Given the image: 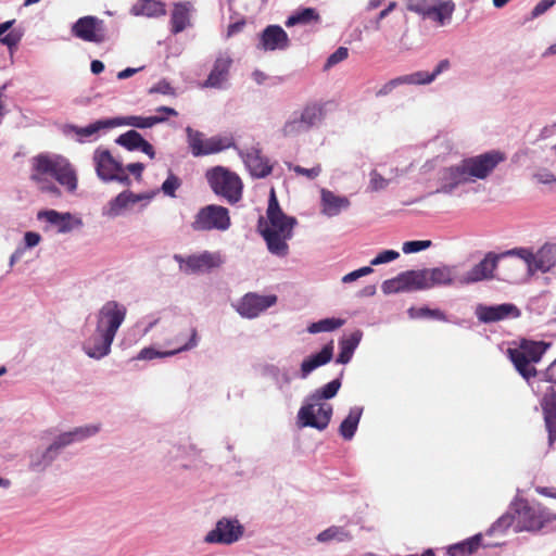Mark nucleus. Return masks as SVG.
Listing matches in <instances>:
<instances>
[{"instance_id": "nucleus-1", "label": "nucleus", "mask_w": 556, "mask_h": 556, "mask_svg": "<svg viewBox=\"0 0 556 556\" xmlns=\"http://www.w3.org/2000/svg\"><path fill=\"white\" fill-rule=\"evenodd\" d=\"M551 346L543 341L522 340L518 348L508 349V355L516 370L528 381L533 391L544 392L541 400L548 445L556 441V359L544 370L538 371L533 364L539 363Z\"/></svg>"}, {"instance_id": "nucleus-2", "label": "nucleus", "mask_w": 556, "mask_h": 556, "mask_svg": "<svg viewBox=\"0 0 556 556\" xmlns=\"http://www.w3.org/2000/svg\"><path fill=\"white\" fill-rule=\"evenodd\" d=\"M505 159L503 152L491 150L479 155L465 157L457 164L442 167L437 174L438 188L434 193L452 195L458 188L468 182L484 180Z\"/></svg>"}, {"instance_id": "nucleus-3", "label": "nucleus", "mask_w": 556, "mask_h": 556, "mask_svg": "<svg viewBox=\"0 0 556 556\" xmlns=\"http://www.w3.org/2000/svg\"><path fill=\"white\" fill-rule=\"evenodd\" d=\"M266 217V220L264 217H260L258 232L266 242L269 253L278 257H286L289 254L288 241L293 237L298 219L283 213L274 189L270 190Z\"/></svg>"}, {"instance_id": "nucleus-4", "label": "nucleus", "mask_w": 556, "mask_h": 556, "mask_svg": "<svg viewBox=\"0 0 556 556\" xmlns=\"http://www.w3.org/2000/svg\"><path fill=\"white\" fill-rule=\"evenodd\" d=\"M340 388L341 380L337 378L308 394L298 412L300 427L315 428L319 431L325 430L330 424L333 408L330 404L321 401L334 397Z\"/></svg>"}, {"instance_id": "nucleus-5", "label": "nucleus", "mask_w": 556, "mask_h": 556, "mask_svg": "<svg viewBox=\"0 0 556 556\" xmlns=\"http://www.w3.org/2000/svg\"><path fill=\"white\" fill-rule=\"evenodd\" d=\"M99 430L98 425H86L59 433L46 447L29 452L28 469L36 473L45 472L64 448L97 434Z\"/></svg>"}, {"instance_id": "nucleus-6", "label": "nucleus", "mask_w": 556, "mask_h": 556, "mask_svg": "<svg viewBox=\"0 0 556 556\" xmlns=\"http://www.w3.org/2000/svg\"><path fill=\"white\" fill-rule=\"evenodd\" d=\"M326 116L325 106L320 102H309L301 110L294 111L285 122L281 134L287 138H294L318 128Z\"/></svg>"}, {"instance_id": "nucleus-7", "label": "nucleus", "mask_w": 556, "mask_h": 556, "mask_svg": "<svg viewBox=\"0 0 556 556\" xmlns=\"http://www.w3.org/2000/svg\"><path fill=\"white\" fill-rule=\"evenodd\" d=\"M515 511V532L548 530V525L556 520L552 514L541 505H530L527 501L520 500L511 504Z\"/></svg>"}, {"instance_id": "nucleus-8", "label": "nucleus", "mask_w": 556, "mask_h": 556, "mask_svg": "<svg viewBox=\"0 0 556 556\" xmlns=\"http://www.w3.org/2000/svg\"><path fill=\"white\" fill-rule=\"evenodd\" d=\"M205 178L212 191L230 204H236L242 198V181L240 177L224 166H214L206 170Z\"/></svg>"}, {"instance_id": "nucleus-9", "label": "nucleus", "mask_w": 556, "mask_h": 556, "mask_svg": "<svg viewBox=\"0 0 556 556\" xmlns=\"http://www.w3.org/2000/svg\"><path fill=\"white\" fill-rule=\"evenodd\" d=\"M33 169L40 173H49L60 185L70 192L77 189V176L70 162L62 156H49L39 154L33 159Z\"/></svg>"}, {"instance_id": "nucleus-10", "label": "nucleus", "mask_w": 556, "mask_h": 556, "mask_svg": "<svg viewBox=\"0 0 556 556\" xmlns=\"http://www.w3.org/2000/svg\"><path fill=\"white\" fill-rule=\"evenodd\" d=\"M507 254H514L522 260L529 276L538 271L546 274L556 267V241L545 242L536 252L529 248H514Z\"/></svg>"}, {"instance_id": "nucleus-11", "label": "nucleus", "mask_w": 556, "mask_h": 556, "mask_svg": "<svg viewBox=\"0 0 556 556\" xmlns=\"http://www.w3.org/2000/svg\"><path fill=\"white\" fill-rule=\"evenodd\" d=\"M186 135L188 147L195 157L215 154L230 148L237 149L232 137L213 136L205 138L203 132L190 126L186 127Z\"/></svg>"}, {"instance_id": "nucleus-12", "label": "nucleus", "mask_w": 556, "mask_h": 556, "mask_svg": "<svg viewBox=\"0 0 556 556\" xmlns=\"http://www.w3.org/2000/svg\"><path fill=\"white\" fill-rule=\"evenodd\" d=\"M231 226L229 210L217 204L201 207L191 223L194 231H226Z\"/></svg>"}, {"instance_id": "nucleus-13", "label": "nucleus", "mask_w": 556, "mask_h": 556, "mask_svg": "<svg viewBox=\"0 0 556 556\" xmlns=\"http://www.w3.org/2000/svg\"><path fill=\"white\" fill-rule=\"evenodd\" d=\"M509 250L502 253L488 252L484 257L469 270L458 276L457 283L460 286H470L485 280H492L495 277V270L502 258L515 256L507 254Z\"/></svg>"}, {"instance_id": "nucleus-14", "label": "nucleus", "mask_w": 556, "mask_h": 556, "mask_svg": "<svg viewBox=\"0 0 556 556\" xmlns=\"http://www.w3.org/2000/svg\"><path fill=\"white\" fill-rule=\"evenodd\" d=\"M173 258L178 264L179 270L186 275L208 273L220 267L224 262L219 252L210 251L187 256L174 254Z\"/></svg>"}, {"instance_id": "nucleus-15", "label": "nucleus", "mask_w": 556, "mask_h": 556, "mask_svg": "<svg viewBox=\"0 0 556 556\" xmlns=\"http://www.w3.org/2000/svg\"><path fill=\"white\" fill-rule=\"evenodd\" d=\"M71 33L75 38L96 45H101L109 40L105 22L94 15L79 17L72 24Z\"/></svg>"}, {"instance_id": "nucleus-16", "label": "nucleus", "mask_w": 556, "mask_h": 556, "mask_svg": "<svg viewBox=\"0 0 556 556\" xmlns=\"http://www.w3.org/2000/svg\"><path fill=\"white\" fill-rule=\"evenodd\" d=\"M127 314L125 305L111 300L105 302L96 314V329L99 332L106 333L115 338L119 327L124 323Z\"/></svg>"}, {"instance_id": "nucleus-17", "label": "nucleus", "mask_w": 556, "mask_h": 556, "mask_svg": "<svg viewBox=\"0 0 556 556\" xmlns=\"http://www.w3.org/2000/svg\"><path fill=\"white\" fill-rule=\"evenodd\" d=\"M243 534L244 527L237 518L223 517L206 533L203 541L207 544L231 545L241 540Z\"/></svg>"}, {"instance_id": "nucleus-18", "label": "nucleus", "mask_w": 556, "mask_h": 556, "mask_svg": "<svg viewBox=\"0 0 556 556\" xmlns=\"http://www.w3.org/2000/svg\"><path fill=\"white\" fill-rule=\"evenodd\" d=\"M475 315L482 324H492L505 319H515L520 317V309L513 303H502L496 305L478 304Z\"/></svg>"}, {"instance_id": "nucleus-19", "label": "nucleus", "mask_w": 556, "mask_h": 556, "mask_svg": "<svg viewBox=\"0 0 556 556\" xmlns=\"http://www.w3.org/2000/svg\"><path fill=\"white\" fill-rule=\"evenodd\" d=\"M277 302L276 295H260L257 293H247L236 305L238 314L244 318H256L261 313L273 306Z\"/></svg>"}, {"instance_id": "nucleus-20", "label": "nucleus", "mask_w": 556, "mask_h": 556, "mask_svg": "<svg viewBox=\"0 0 556 556\" xmlns=\"http://www.w3.org/2000/svg\"><path fill=\"white\" fill-rule=\"evenodd\" d=\"M92 162L98 178L103 182H111L113 175L121 172L124 166L122 161L115 159L111 151L103 147L94 150Z\"/></svg>"}, {"instance_id": "nucleus-21", "label": "nucleus", "mask_w": 556, "mask_h": 556, "mask_svg": "<svg viewBox=\"0 0 556 556\" xmlns=\"http://www.w3.org/2000/svg\"><path fill=\"white\" fill-rule=\"evenodd\" d=\"M38 220H45L56 227L59 233H68L76 228L83 227V220L70 212H58L55 210H41L37 213Z\"/></svg>"}, {"instance_id": "nucleus-22", "label": "nucleus", "mask_w": 556, "mask_h": 556, "mask_svg": "<svg viewBox=\"0 0 556 556\" xmlns=\"http://www.w3.org/2000/svg\"><path fill=\"white\" fill-rule=\"evenodd\" d=\"M289 47V37L279 25H268L260 34L257 48L264 51L286 50Z\"/></svg>"}, {"instance_id": "nucleus-23", "label": "nucleus", "mask_w": 556, "mask_h": 556, "mask_svg": "<svg viewBox=\"0 0 556 556\" xmlns=\"http://www.w3.org/2000/svg\"><path fill=\"white\" fill-rule=\"evenodd\" d=\"M231 65V56L226 52L219 53L203 86L206 88L223 89L225 83L228 80Z\"/></svg>"}, {"instance_id": "nucleus-24", "label": "nucleus", "mask_w": 556, "mask_h": 556, "mask_svg": "<svg viewBox=\"0 0 556 556\" xmlns=\"http://www.w3.org/2000/svg\"><path fill=\"white\" fill-rule=\"evenodd\" d=\"M114 123L113 118L98 119L94 123H91L85 127H80L77 125L68 124L64 127V134L71 135L74 134L76 136V140L79 143L91 142L98 138V134L102 129L113 128Z\"/></svg>"}, {"instance_id": "nucleus-25", "label": "nucleus", "mask_w": 556, "mask_h": 556, "mask_svg": "<svg viewBox=\"0 0 556 556\" xmlns=\"http://www.w3.org/2000/svg\"><path fill=\"white\" fill-rule=\"evenodd\" d=\"M114 337L94 329L83 343V351L86 355L93 359H101L110 354Z\"/></svg>"}, {"instance_id": "nucleus-26", "label": "nucleus", "mask_w": 556, "mask_h": 556, "mask_svg": "<svg viewBox=\"0 0 556 556\" xmlns=\"http://www.w3.org/2000/svg\"><path fill=\"white\" fill-rule=\"evenodd\" d=\"M239 155L253 177L265 178L271 173V166L268 160L262 155L260 148L252 147L245 152L239 150Z\"/></svg>"}, {"instance_id": "nucleus-27", "label": "nucleus", "mask_w": 556, "mask_h": 556, "mask_svg": "<svg viewBox=\"0 0 556 556\" xmlns=\"http://www.w3.org/2000/svg\"><path fill=\"white\" fill-rule=\"evenodd\" d=\"M143 199H150V197L143 193L136 194L129 190H125L109 201L102 208V215L115 218L119 216L129 204H135Z\"/></svg>"}, {"instance_id": "nucleus-28", "label": "nucleus", "mask_w": 556, "mask_h": 556, "mask_svg": "<svg viewBox=\"0 0 556 556\" xmlns=\"http://www.w3.org/2000/svg\"><path fill=\"white\" fill-rule=\"evenodd\" d=\"M455 265H442L433 268H425L428 289L434 287H448L457 282Z\"/></svg>"}, {"instance_id": "nucleus-29", "label": "nucleus", "mask_w": 556, "mask_h": 556, "mask_svg": "<svg viewBox=\"0 0 556 556\" xmlns=\"http://www.w3.org/2000/svg\"><path fill=\"white\" fill-rule=\"evenodd\" d=\"M321 213L328 217L338 216L342 211H346L351 202L345 195H338L334 192L323 189L320 197Z\"/></svg>"}, {"instance_id": "nucleus-30", "label": "nucleus", "mask_w": 556, "mask_h": 556, "mask_svg": "<svg viewBox=\"0 0 556 556\" xmlns=\"http://www.w3.org/2000/svg\"><path fill=\"white\" fill-rule=\"evenodd\" d=\"M332 356L333 345L332 342H330L324 345L318 353L309 355L302 362L300 370L301 378H307L313 370L329 363L332 359Z\"/></svg>"}, {"instance_id": "nucleus-31", "label": "nucleus", "mask_w": 556, "mask_h": 556, "mask_svg": "<svg viewBox=\"0 0 556 556\" xmlns=\"http://www.w3.org/2000/svg\"><path fill=\"white\" fill-rule=\"evenodd\" d=\"M363 338V331L357 329L353 331L349 337L343 338L339 342L340 352L337 356L336 362L338 364H348L353 357L355 350L361 343Z\"/></svg>"}, {"instance_id": "nucleus-32", "label": "nucleus", "mask_w": 556, "mask_h": 556, "mask_svg": "<svg viewBox=\"0 0 556 556\" xmlns=\"http://www.w3.org/2000/svg\"><path fill=\"white\" fill-rule=\"evenodd\" d=\"M166 117L164 116H139V115H130L125 117H113L114 127L117 126H131L139 129H146L153 127L156 124L164 123Z\"/></svg>"}, {"instance_id": "nucleus-33", "label": "nucleus", "mask_w": 556, "mask_h": 556, "mask_svg": "<svg viewBox=\"0 0 556 556\" xmlns=\"http://www.w3.org/2000/svg\"><path fill=\"white\" fill-rule=\"evenodd\" d=\"M135 16L160 17L165 15V4L159 0H139L131 9Z\"/></svg>"}, {"instance_id": "nucleus-34", "label": "nucleus", "mask_w": 556, "mask_h": 556, "mask_svg": "<svg viewBox=\"0 0 556 556\" xmlns=\"http://www.w3.org/2000/svg\"><path fill=\"white\" fill-rule=\"evenodd\" d=\"M362 414L363 407L361 406L350 408L348 416L342 420L339 427V433L344 440L350 441L354 438Z\"/></svg>"}, {"instance_id": "nucleus-35", "label": "nucleus", "mask_w": 556, "mask_h": 556, "mask_svg": "<svg viewBox=\"0 0 556 556\" xmlns=\"http://www.w3.org/2000/svg\"><path fill=\"white\" fill-rule=\"evenodd\" d=\"M264 375L270 377L278 390L285 392L293 379L290 368L268 364L264 367Z\"/></svg>"}, {"instance_id": "nucleus-36", "label": "nucleus", "mask_w": 556, "mask_h": 556, "mask_svg": "<svg viewBox=\"0 0 556 556\" xmlns=\"http://www.w3.org/2000/svg\"><path fill=\"white\" fill-rule=\"evenodd\" d=\"M404 292L415 290H428L426 271L424 269H412L401 273Z\"/></svg>"}, {"instance_id": "nucleus-37", "label": "nucleus", "mask_w": 556, "mask_h": 556, "mask_svg": "<svg viewBox=\"0 0 556 556\" xmlns=\"http://www.w3.org/2000/svg\"><path fill=\"white\" fill-rule=\"evenodd\" d=\"M197 345H198V336H197V331L193 329L189 341L184 346H181L179 350L163 353L153 348H144L138 353L136 358L142 359V361H151V359H154L157 357H165V356L174 355L175 353H177L179 351L191 350V349L195 348Z\"/></svg>"}, {"instance_id": "nucleus-38", "label": "nucleus", "mask_w": 556, "mask_h": 556, "mask_svg": "<svg viewBox=\"0 0 556 556\" xmlns=\"http://www.w3.org/2000/svg\"><path fill=\"white\" fill-rule=\"evenodd\" d=\"M455 11V3L452 0H440L426 18H430L443 26L450 23Z\"/></svg>"}, {"instance_id": "nucleus-39", "label": "nucleus", "mask_w": 556, "mask_h": 556, "mask_svg": "<svg viewBox=\"0 0 556 556\" xmlns=\"http://www.w3.org/2000/svg\"><path fill=\"white\" fill-rule=\"evenodd\" d=\"M482 535L476 534L469 539H466L462 542L450 545L447 548V554L450 556H468L475 553L481 543Z\"/></svg>"}, {"instance_id": "nucleus-40", "label": "nucleus", "mask_w": 556, "mask_h": 556, "mask_svg": "<svg viewBox=\"0 0 556 556\" xmlns=\"http://www.w3.org/2000/svg\"><path fill=\"white\" fill-rule=\"evenodd\" d=\"M189 3H177L172 12V33L179 34L189 25Z\"/></svg>"}, {"instance_id": "nucleus-41", "label": "nucleus", "mask_w": 556, "mask_h": 556, "mask_svg": "<svg viewBox=\"0 0 556 556\" xmlns=\"http://www.w3.org/2000/svg\"><path fill=\"white\" fill-rule=\"evenodd\" d=\"M320 16L314 8L302 9L288 17L286 26L291 27L298 24L308 25L311 23H318Z\"/></svg>"}, {"instance_id": "nucleus-42", "label": "nucleus", "mask_w": 556, "mask_h": 556, "mask_svg": "<svg viewBox=\"0 0 556 556\" xmlns=\"http://www.w3.org/2000/svg\"><path fill=\"white\" fill-rule=\"evenodd\" d=\"M344 324H345V319L328 317V318H324L318 321L312 323L307 327V331L312 334L319 333V332H330V331L339 329Z\"/></svg>"}, {"instance_id": "nucleus-43", "label": "nucleus", "mask_w": 556, "mask_h": 556, "mask_svg": "<svg viewBox=\"0 0 556 556\" xmlns=\"http://www.w3.org/2000/svg\"><path fill=\"white\" fill-rule=\"evenodd\" d=\"M46 175H49V173H40V172H35L33 169L30 179L37 184L38 189L41 192L48 193L52 197H60L61 191H60L59 187L54 182H52L50 179H48L46 177Z\"/></svg>"}, {"instance_id": "nucleus-44", "label": "nucleus", "mask_w": 556, "mask_h": 556, "mask_svg": "<svg viewBox=\"0 0 556 556\" xmlns=\"http://www.w3.org/2000/svg\"><path fill=\"white\" fill-rule=\"evenodd\" d=\"M349 532L343 527L331 526L326 530L321 531L316 540L320 543H327L330 541L344 542L350 540Z\"/></svg>"}, {"instance_id": "nucleus-45", "label": "nucleus", "mask_w": 556, "mask_h": 556, "mask_svg": "<svg viewBox=\"0 0 556 556\" xmlns=\"http://www.w3.org/2000/svg\"><path fill=\"white\" fill-rule=\"evenodd\" d=\"M143 140L144 138L141 136V134H139L137 130L131 129L119 135L115 139V142L118 146L124 147L128 151H136L140 148Z\"/></svg>"}, {"instance_id": "nucleus-46", "label": "nucleus", "mask_w": 556, "mask_h": 556, "mask_svg": "<svg viewBox=\"0 0 556 556\" xmlns=\"http://www.w3.org/2000/svg\"><path fill=\"white\" fill-rule=\"evenodd\" d=\"M407 313L413 319L432 318L441 321L447 320L444 312L439 308H430L428 306L410 307Z\"/></svg>"}, {"instance_id": "nucleus-47", "label": "nucleus", "mask_w": 556, "mask_h": 556, "mask_svg": "<svg viewBox=\"0 0 556 556\" xmlns=\"http://www.w3.org/2000/svg\"><path fill=\"white\" fill-rule=\"evenodd\" d=\"M516 518L511 506L508 511L501 516L488 530V534L504 533L509 527L515 529Z\"/></svg>"}, {"instance_id": "nucleus-48", "label": "nucleus", "mask_w": 556, "mask_h": 556, "mask_svg": "<svg viewBox=\"0 0 556 556\" xmlns=\"http://www.w3.org/2000/svg\"><path fill=\"white\" fill-rule=\"evenodd\" d=\"M440 0H416L410 1L407 4V10L421 15L424 18L427 17L432 8L437 5Z\"/></svg>"}, {"instance_id": "nucleus-49", "label": "nucleus", "mask_w": 556, "mask_h": 556, "mask_svg": "<svg viewBox=\"0 0 556 556\" xmlns=\"http://www.w3.org/2000/svg\"><path fill=\"white\" fill-rule=\"evenodd\" d=\"M402 80L405 85L418 86L430 85L432 83L429 76V72L427 71H417L407 75H403Z\"/></svg>"}, {"instance_id": "nucleus-50", "label": "nucleus", "mask_w": 556, "mask_h": 556, "mask_svg": "<svg viewBox=\"0 0 556 556\" xmlns=\"http://www.w3.org/2000/svg\"><path fill=\"white\" fill-rule=\"evenodd\" d=\"M181 186V179L177 177L175 174L169 172L167 178L162 184L161 190L165 195L170 198L176 197L177 189Z\"/></svg>"}, {"instance_id": "nucleus-51", "label": "nucleus", "mask_w": 556, "mask_h": 556, "mask_svg": "<svg viewBox=\"0 0 556 556\" xmlns=\"http://www.w3.org/2000/svg\"><path fill=\"white\" fill-rule=\"evenodd\" d=\"M24 36V31L21 28H13L4 36H1L0 42L7 46L10 50L17 47Z\"/></svg>"}, {"instance_id": "nucleus-52", "label": "nucleus", "mask_w": 556, "mask_h": 556, "mask_svg": "<svg viewBox=\"0 0 556 556\" xmlns=\"http://www.w3.org/2000/svg\"><path fill=\"white\" fill-rule=\"evenodd\" d=\"M381 290L384 294L404 292L401 274H399L394 278L384 280L381 285Z\"/></svg>"}, {"instance_id": "nucleus-53", "label": "nucleus", "mask_w": 556, "mask_h": 556, "mask_svg": "<svg viewBox=\"0 0 556 556\" xmlns=\"http://www.w3.org/2000/svg\"><path fill=\"white\" fill-rule=\"evenodd\" d=\"M432 242L430 240H413L403 243L402 251L405 254L417 253L430 248Z\"/></svg>"}, {"instance_id": "nucleus-54", "label": "nucleus", "mask_w": 556, "mask_h": 556, "mask_svg": "<svg viewBox=\"0 0 556 556\" xmlns=\"http://www.w3.org/2000/svg\"><path fill=\"white\" fill-rule=\"evenodd\" d=\"M349 56V50L345 47H339L333 53H331L326 63L324 68L329 70L330 67L337 65L338 63L344 61Z\"/></svg>"}, {"instance_id": "nucleus-55", "label": "nucleus", "mask_w": 556, "mask_h": 556, "mask_svg": "<svg viewBox=\"0 0 556 556\" xmlns=\"http://www.w3.org/2000/svg\"><path fill=\"white\" fill-rule=\"evenodd\" d=\"M400 257V253L395 250H384L370 261L371 266H378L395 261Z\"/></svg>"}, {"instance_id": "nucleus-56", "label": "nucleus", "mask_w": 556, "mask_h": 556, "mask_svg": "<svg viewBox=\"0 0 556 556\" xmlns=\"http://www.w3.org/2000/svg\"><path fill=\"white\" fill-rule=\"evenodd\" d=\"M369 177V188L371 191L383 190L389 185V180L386 179L382 175H380L376 169L370 172Z\"/></svg>"}, {"instance_id": "nucleus-57", "label": "nucleus", "mask_w": 556, "mask_h": 556, "mask_svg": "<svg viewBox=\"0 0 556 556\" xmlns=\"http://www.w3.org/2000/svg\"><path fill=\"white\" fill-rule=\"evenodd\" d=\"M403 79V76H399V77H395L391 80H389L388 83H386L377 92H376V96L377 97H384V96H388L389 93L392 92L393 89H395L396 87L401 86V85H405L404 81L402 80Z\"/></svg>"}, {"instance_id": "nucleus-58", "label": "nucleus", "mask_w": 556, "mask_h": 556, "mask_svg": "<svg viewBox=\"0 0 556 556\" xmlns=\"http://www.w3.org/2000/svg\"><path fill=\"white\" fill-rule=\"evenodd\" d=\"M555 3L556 0H541L539 3L535 4L533 10L531 11V17L536 18L541 16L547 10H549Z\"/></svg>"}, {"instance_id": "nucleus-59", "label": "nucleus", "mask_w": 556, "mask_h": 556, "mask_svg": "<svg viewBox=\"0 0 556 556\" xmlns=\"http://www.w3.org/2000/svg\"><path fill=\"white\" fill-rule=\"evenodd\" d=\"M150 93H161V94H174V88L170 86V84L162 79L154 86H152L149 90Z\"/></svg>"}, {"instance_id": "nucleus-60", "label": "nucleus", "mask_w": 556, "mask_h": 556, "mask_svg": "<svg viewBox=\"0 0 556 556\" xmlns=\"http://www.w3.org/2000/svg\"><path fill=\"white\" fill-rule=\"evenodd\" d=\"M451 68V62L447 59L439 61L432 72H429L431 81L433 83L441 74L447 72Z\"/></svg>"}, {"instance_id": "nucleus-61", "label": "nucleus", "mask_w": 556, "mask_h": 556, "mask_svg": "<svg viewBox=\"0 0 556 556\" xmlns=\"http://www.w3.org/2000/svg\"><path fill=\"white\" fill-rule=\"evenodd\" d=\"M294 172L296 174L303 175V176H305V177H307L309 179H314V178H316L320 174L321 168H320L319 165L314 166L312 168H305V167H302V166L298 165V166L294 167Z\"/></svg>"}, {"instance_id": "nucleus-62", "label": "nucleus", "mask_w": 556, "mask_h": 556, "mask_svg": "<svg viewBox=\"0 0 556 556\" xmlns=\"http://www.w3.org/2000/svg\"><path fill=\"white\" fill-rule=\"evenodd\" d=\"M539 184L549 185L556 182V176L548 170H542L534 175Z\"/></svg>"}, {"instance_id": "nucleus-63", "label": "nucleus", "mask_w": 556, "mask_h": 556, "mask_svg": "<svg viewBox=\"0 0 556 556\" xmlns=\"http://www.w3.org/2000/svg\"><path fill=\"white\" fill-rule=\"evenodd\" d=\"M41 240V236L38 232L27 231L24 236V242L27 248L36 247Z\"/></svg>"}, {"instance_id": "nucleus-64", "label": "nucleus", "mask_w": 556, "mask_h": 556, "mask_svg": "<svg viewBox=\"0 0 556 556\" xmlns=\"http://www.w3.org/2000/svg\"><path fill=\"white\" fill-rule=\"evenodd\" d=\"M125 170H128L130 174H132L136 179H140L142 172L144 170V164L137 162V163H130L127 166H124Z\"/></svg>"}]
</instances>
